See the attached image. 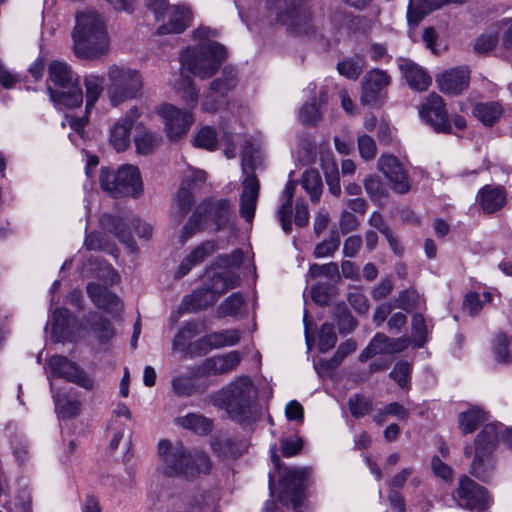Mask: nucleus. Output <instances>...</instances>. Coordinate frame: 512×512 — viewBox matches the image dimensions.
I'll return each mask as SVG.
<instances>
[{
	"label": "nucleus",
	"instance_id": "f257e3e1",
	"mask_svg": "<svg viewBox=\"0 0 512 512\" xmlns=\"http://www.w3.org/2000/svg\"><path fill=\"white\" fill-rule=\"evenodd\" d=\"M257 399L258 391L253 381L248 376H241L209 394L205 401L225 410L233 421L247 425L258 419Z\"/></svg>",
	"mask_w": 512,
	"mask_h": 512
},
{
	"label": "nucleus",
	"instance_id": "f03ea898",
	"mask_svg": "<svg viewBox=\"0 0 512 512\" xmlns=\"http://www.w3.org/2000/svg\"><path fill=\"white\" fill-rule=\"evenodd\" d=\"M72 39L73 53L77 58L96 60L109 52V37L101 16L96 12L77 16Z\"/></svg>",
	"mask_w": 512,
	"mask_h": 512
},
{
	"label": "nucleus",
	"instance_id": "7ed1b4c3",
	"mask_svg": "<svg viewBox=\"0 0 512 512\" xmlns=\"http://www.w3.org/2000/svg\"><path fill=\"white\" fill-rule=\"evenodd\" d=\"M158 453L163 457V473L167 476H182L187 479L197 475L207 474L212 468L210 457L203 451H190L177 443L171 447L168 440H161L158 444Z\"/></svg>",
	"mask_w": 512,
	"mask_h": 512
},
{
	"label": "nucleus",
	"instance_id": "20e7f679",
	"mask_svg": "<svg viewBox=\"0 0 512 512\" xmlns=\"http://www.w3.org/2000/svg\"><path fill=\"white\" fill-rule=\"evenodd\" d=\"M237 275L229 272H215L210 268L205 271L203 284L190 295L183 297L178 306V313H197L213 306L221 295L239 285Z\"/></svg>",
	"mask_w": 512,
	"mask_h": 512
},
{
	"label": "nucleus",
	"instance_id": "39448f33",
	"mask_svg": "<svg viewBox=\"0 0 512 512\" xmlns=\"http://www.w3.org/2000/svg\"><path fill=\"white\" fill-rule=\"evenodd\" d=\"M230 218L231 206L228 200L205 198L195 207L182 227L179 241L184 244L196 233L207 229L210 223L215 225V231L224 230L229 226Z\"/></svg>",
	"mask_w": 512,
	"mask_h": 512
},
{
	"label": "nucleus",
	"instance_id": "423d86ee",
	"mask_svg": "<svg viewBox=\"0 0 512 512\" xmlns=\"http://www.w3.org/2000/svg\"><path fill=\"white\" fill-rule=\"evenodd\" d=\"M312 0H278L276 21L285 26L288 35L314 38L320 31L312 10Z\"/></svg>",
	"mask_w": 512,
	"mask_h": 512
},
{
	"label": "nucleus",
	"instance_id": "0eeeda50",
	"mask_svg": "<svg viewBox=\"0 0 512 512\" xmlns=\"http://www.w3.org/2000/svg\"><path fill=\"white\" fill-rule=\"evenodd\" d=\"M48 79L59 88L47 86L50 100L57 107L72 109L82 104L83 91L79 79L67 63L51 61L48 65Z\"/></svg>",
	"mask_w": 512,
	"mask_h": 512
},
{
	"label": "nucleus",
	"instance_id": "6e6552de",
	"mask_svg": "<svg viewBox=\"0 0 512 512\" xmlns=\"http://www.w3.org/2000/svg\"><path fill=\"white\" fill-rule=\"evenodd\" d=\"M226 57L225 46L218 42L206 41L183 51L180 62L182 67L193 75L209 78L215 74Z\"/></svg>",
	"mask_w": 512,
	"mask_h": 512
},
{
	"label": "nucleus",
	"instance_id": "1a4fd4ad",
	"mask_svg": "<svg viewBox=\"0 0 512 512\" xmlns=\"http://www.w3.org/2000/svg\"><path fill=\"white\" fill-rule=\"evenodd\" d=\"M107 77V95L111 105L118 106L141 94L143 80L138 70L113 64L108 68Z\"/></svg>",
	"mask_w": 512,
	"mask_h": 512
},
{
	"label": "nucleus",
	"instance_id": "9d476101",
	"mask_svg": "<svg viewBox=\"0 0 512 512\" xmlns=\"http://www.w3.org/2000/svg\"><path fill=\"white\" fill-rule=\"evenodd\" d=\"M99 182L101 188L112 197H137L143 191V183L139 169L133 165H123L116 171L108 167L100 169Z\"/></svg>",
	"mask_w": 512,
	"mask_h": 512
},
{
	"label": "nucleus",
	"instance_id": "9b49d317",
	"mask_svg": "<svg viewBox=\"0 0 512 512\" xmlns=\"http://www.w3.org/2000/svg\"><path fill=\"white\" fill-rule=\"evenodd\" d=\"M419 115L436 133L451 134L452 123L458 130L466 128V120L463 116L459 114L448 116L443 98L435 92L430 93L422 103Z\"/></svg>",
	"mask_w": 512,
	"mask_h": 512
},
{
	"label": "nucleus",
	"instance_id": "f8f14e48",
	"mask_svg": "<svg viewBox=\"0 0 512 512\" xmlns=\"http://www.w3.org/2000/svg\"><path fill=\"white\" fill-rule=\"evenodd\" d=\"M100 224L133 253L137 252L138 247L133 239L131 228L140 238L148 240L152 235L151 225L135 217L104 214L100 218Z\"/></svg>",
	"mask_w": 512,
	"mask_h": 512
},
{
	"label": "nucleus",
	"instance_id": "ddd939ff",
	"mask_svg": "<svg viewBox=\"0 0 512 512\" xmlns=\"http://www.w3.org/2000/svg\"><path fill=\"white\" fill-rule=\"evenodd\" d=\"M456 494L459 506L468 510L484 512L492 503L489 491L468 476L459 480Z\"/></svg>",
	"mask_w": 512,
	"mask_h": 512
},
{
	"label": "nucleus",
	"instance_id": "4468645a",
	"mask_svg": "<svg viewBox=\"0 0 512 512\" xmlns=\"http://www.w3.org/2000/svg\"><path fill=\"white\" fill-rule=\"evenodd\" d=\"M310 468L290 467L284 472L281 479L282 494L287 502H290L295 512H300L304 497L306 483L310 476Z\"/></svg>",
	"mask_w": 512,
	"mask_h": 512
},
{
	"label": "nucleus",
	"instance_id": "2eb2a0df",
	"mask_svg": "<svg viewBox=\"0 0 512 512\" xmlns=\"http://www.w3.org/2000/svg\"><path fill=\"white\" fill-rule=\"evenodd\" d=\"M52 377L63 378L86 390L94 388V380L75 362L62 355H53L48 360Z\"/></svg>",
	"mask_w": 512,
	"mask_h": 512
},
{
	"label": "nucleus",
	"instance_id": "dca6fc26",
	"mask_svg": "<svg viewBox=\"0 0 512 512\" xmlns=\"http://www.w3.org/2000/svg\"><path fill=\"white\" fill-rule=\"evenodd\" d=\"M163 118L167 137L171 141H178L187 134L194 122L192 113L183 111L171 104H163L158 109Z\"/></svg>",
	"mask_w": 512,
	"mask_h": 512
},
{
	"label": "nucleus",
	"instance_id": "f3484780",
	"mask_svg": "<svg viewBox=\"0 0 512 512\" xmlns=\"http://www.w3.org/2000/svg\"><path fill=\"white\" fill-rule=\"evenodd\" d=\"M378 169L390 182L391 188L398 194L409 192L411 185L409 177L401 162L393 155H382L378 159Z\"/></svg>",
	"mask_w": 512,
	"mask_h": 512
},
{
	"label": "nucleus",
	"instance_id": "a211bd4d",
	"mask_svg": "<svg viewBox=\"0 0 512 512\" xmlns=\"http://www.w3.org/2000/svg\"><path fill=\"white\" fill-rule=\"evenodd\" d=\"M501 423H489L483 425L476 435L474 445H466L464 456L470 458L472 455H494L499 442V430Z\"/></svg>",
	"mask_w": 512,
	"mask_h": 512
},
{
	"label": "nucleus",
	"instance_id": "6ab92c4d",
	"mask_svg": "<svg viewBox=\"0 0 512 512\" xmlns=\"http://www.w3.org/2000/svg\"><path fill=\"white\" fill-rule=\"evenodd\" d=\"M390 82L391 77L386 71L378 68L368 71L362 79L361 102L366 105L376 104Z\"/></svg>",
	"mask_w": 512,
	"mask_h": 512
},
{
	"label": "nucleus",
	"instance_id": "aec40b11",
	"mask_svg": "<svg viewBox=\"0 0 512 512\" xmlns=\"http://www.w3.org/2000/svg\"><path fill=\"white\" fill-rule=\"evenodd\" d=\"M436 82L442 93L459 95L469 86L470 70L467 66L451 68L437 75Z\"/></svg>",
	"mask_w": 512,
	"mask_h": 512
},
{
	"label": "nucleus",
	"instance_id": "412c9836",
	"mask_svg": "<svg viewBox=\"0 0 512 512\" xmlns=\"http://www.w3.org/2000/svg\"><path fill=\"white\" fill-rule=\"evenodd\" d=\"M213 452L222 459H237L248 447L244 438L237 436H216L211 440Z\"/></svg>",
	"mask_w": 512,
	"mask_h": 512
},
{
	"label": "nucleus",
	"instance_id": "4be33fe9",
	"mask_svg": "<svg viewBox=\"0 0 512 512\" xmlns=\"http://www.w3.org/2000/svg\"><path fill=\"white\" fill-rule=\"evenodd\" d=\"M86 289L91 301L99 309L109 314H118L121 311L122 305L120 299L116 294L109 291L107 287L91 282L88 283Z\"/></svg>",
	"mask_w": 512,
	"mask_h": 512
},
{
	"label": "nucleus",
	"instance_id": "5701e85b",
	"mask_svg": "<svg viewBox=\"0 0 512 512\" xmlns=\"http://www.w3.org/2000/svg\"><path fill=\"white\" fill-rule=\"evenodd\" d=\"M217 249L213 240H207L196 246L180 263L175 271V278L181 279L187 275L190 270L210 257Z\"/></svg>",
	"mask_w": 512,
	"mask_h": 512
},
{
	"label": "nucleus",
	"instance_id": "b1692460",
	"mask_svg": "<svg viewBox=\"0 0 512 512\" xmlns=\"http://www.w3.org/2000/svg\"><path fill=\"white\" fill-rule=\"evenodd\" d=\"M399 69L403 73L408 85L417 91H426L431 83L432 78L426 70L409 59H400Z\"/></svg>",
	"mask_w": 512,
	"mask_h": 512
},
{
	"label": "nucleus",
	"instance_id": "393cba45",
	"mask_svg": "<svg viewBox=\"0 0 512 512\" xmlns=\"http://www.w3.org/2000/svg\"><path fill=\"white\" fill-rule=\"evenodd\" d=\"M171 384L172 391L178 397L204 394L210 386L207 380H197L184 375L174 377Z\"/></svg>",
	"mask_w": 512,
	"mask_h": 512
},
{
	"label": "nucleus",
	"instance_id": "a878e982",
	"mask_svg": "<svg viewBox=\"0 0 512 512\" xmlns=\"http://www.w3.org/2000/svg\"><path fill=\"white\" fill-rule=\"evenodd\" d=\"M241 360L242 356L238 351L207 358L211 376L223 375L235 370Z\"/></svg>",
	"mask_w": 512,
	"mask_h": 512
},
{
	"label": "nucleus",
	"instance_id": "bb28decb",
	"mask_svg": "<svg viewBox=\"0 0 512 512\" xmlns=\"http://www.w3.org/2000/svg\"><path fill=\"white\" fill-rule=\"evenodd\" d=\"M496 469L494 455H474L469 473L484 483H490Z\"/></svg>",
	"mask_w": 512,
	"mask_h": 512
},
{
	"label": "nucleus",
	"instance_id": "cd10ccee",
	"mask_svg": "<svg viewBox=\"0 0 512 512\" xmlns=\"http://www.w3.org/2000/svg\"><path fill=\"white\" fill-rule=\"evenodd\" d=\"M371 340L377 355L400 353L408 347L409 342L406 337L390 338L384 333L375 334Z\"/></svg>",
	"mask_w": 512,
	"mask_h": 512
},
{
	"label": "nucleus",
	"instance_id": "c85d7f7f",
	"mask_svg": "<svg viewBox=\"0 0 512 512\" xmlns=\"http://www.w3.org/2000/svg\"><path fill=\"white\" fill-rule=\"evenodd\" d=\"M191 20V13L189 9L181 6L174 8L173 14L170 16L167 24L160 26L157 29L159 35L170 33H182L189 25Z\"/></svg>",
	"mask_w": 512,
	"mask_h": 512
},
{
	"label": "nucleus",
	"instance_id": "c756f323",
	"mask_svg": "<svg viewBox=\"0 0 512 512\" xmlns=\"http://www.w3.org/2000/svg\"><path fill=\"white\" fill-rule=\"evenodd\" d=\"M488 420V413L479 408L473 407L467 411L461 412L458 416V426L462 434H471L483 423Z\"/></svg>",
	"mask_w": 512,
	"mask_h": 512
},
{
	"label": "nucleus",
	"instance_id": "7c9ffc66",
	"mask_svg": "<svg viewBox=\"0 0 512 512\" xmlns=\"http://www.w3.org/2000/svg\"><path fill=\"white\" fill-rule=\"evenodd\" d=\"M86 323L101 343L109 342L115 336L112 323L98 313H89L85 317Z\"/></svg>",
	"mask_w": 512,
	"mask_h": 512
},
{
	"label": "nucleus",
	"instance_id": "2f4dec72",
	"mask_svg": "<svg viewBox=\"0 0 512 512\" xmlns=\"http://www.w3.org/2000/svg\"><path fill=\"white\" fill-rule=\"evenodd\" d=\"M297 183L295 181H288L284 189V197L286 201L281 205L277 212L278 219L281 227L286 234L292 231V204L295 194Z\"/></svg>",
	"mask_w": 512,
	"mask_h": 512
},
{
	"label": "nucleus",
	"instance_id": "473e14b6",
	"mask_svg": "<svg viewBox=\"0 0 512 512\" xmlns=\"http://www.w3.org/2000/svg\"><path fill=\"white\" fill-rule=\"evenodd\" d=\"M174 201L176 210L172 213V217L176 223H180L184 220L195 203L192 191L190 188L186 187V181L181 184L174 197Z\"/></svg>",
	"mask_w": 512,
	"mask_h": 512
},
{
	"label": "nucleus",
	"instance_id": "72a5a7b5",
	"mask_svg": "<svg viewBox=\"0 0 512 512\" xmlns=\"http://www.w3.org/2000/svg\"><path fill=\"white\" fill-rule=\"evenodd\" d=\"M131 120L120 119L111 128L109 141L116 151L122 152L130 144Z\"/></svg>",
	"mask_w": 512,
	"mask_h": 512
},
{
	"label": "nucleus",
	"instance_id": "f704fd0d",
	"mask_svg": "<svg viewBox=\"0 0 512 512\" xmlns=\"http://www.w3.org/2000/svg\"><path fill=\"white\" fill-rule=\"evenodd\" d=\"M480 204L486 213H494L501 209L506 201L504 191L499 188L483 187L480 192Z\"/></svg>",
	"mask_w": 512,
	"mask_h": 512
},
{
	"label": "nucleus",
	"instance_id": "c9c22d12",
	"mask_svg": "<svg viewBox=\"0 0 512 512\" xmlns=\"http://www.w3.org/2000/svg\"><path fill=\"white\" fill-rule=\"evenodd\" d=\"M70 312L66 308H57L53 312L51 334L55 342H63L69 335Z\"/></svg>",
	"mask_w": 512,
	"mask_h": 512
},
{
	"label": "nucleus",
	"instance_id": "e433bc0d",
	"mask_svg": "<svg viewBox=\"0 0 512 512\" xmlns=\"http://www.w3.org/2000/svg\"><path fill=\"white\" fill-rule=\"evenodd\" d=\"M301 185L313 203L319 202L323 192L321 175L316 169H308L301 176Z\"/></svg>",
	"mask_w": 512,
	"mask_h": 512
},
{
	"label": "nucleus",
	"instance_id": "4c0bfd02",
	"mask_svg": "<svg viewBox=\"0 0 512 512\" xmlns=\"http://www.w3.org/2000/svg\"><path fill=\"white\" fill-rule=\"evenodd\" d=\"M242 170L246 177L242 182L243 190L240 196L258 200L260 183L254 173L255 167L253 161L243 160Z\"/></svg>",
	"mask_w": 512,
	"mask_h": 512
},
{
	"label": "nucleus",
	"instance_id": "58836bf2",
	"mask_svg": "<svg viewBox=\"0 0 512 512\" xmlns=\"http://www.w3.org/2000/svg\"><path fill=\"white\" fill-rule=\"evenodd\" d=\"M237 73L231 66L223 68L219 77L210 83V90L222 96L232 91L237 86Z\"/></svg>",
	"mask_w": 512,
	"mask_h": 512
},
{
	"label": "nucleus",
	"instance_id": "ea45409f",
	"mask_svg": "<svg viewBox=\"0 0 512 512\" xmlns=\"http://www.w3.org/2000/svg\"><path fill=\"white\" fill-rule=\"evenodd\" d=\"M365 59L362 55L355 54L337 63V71L340 75L350 80H357L365 67Z\"/></svg>",
	"mask_w": 512,
	"mask_h": 512
},
{
	"label": "nucleus",
	"instance_id": "a19ab883",
	"mask_svg": "<svg viewBox=\"0 0 512 512\" xmlns=\"http://www.w3.org/2000/svg\"><path fill=\"white\" fill-rule=\"evenodd\" d=\"M473 114L485 126H492L500 118L502 107L497 102L478 103Z\"/></svg>",
	"mask_w": 512,
	"mask_h": 512
},
{
	"label": "nucleus",
	"instance_id": "79ce46f5",
	"mask_svg": "<svg viewBox=\"0 0 512 512\" xmlns=\"http://www.w3.org/2000/svg\"><path fill=\"white\" fill-rule=\"evenodd\" d=\"M104 77L98 75H88L84 77V86L86 89V112L90 113L94 104L97 102L103 92Z\"/></svg>",
	"mask_w": 512,
	"mask_h": 512
},
{
	"label": "nucleus",
	"instance_id": "37998d69",
	"mask_svg": "<svg viewBox=\"0 0 512 512\" xmlns=\"http://www.w3.org/2000/svg\"><path fill=\"white\" fill-rule=\"evenodd\" d=\"M179 424L185 429L194 431L200 435H207L212 431L213 423L210 419L203 415L190 413L182 418H179Z\"/></svg>",
	"mask_w": 512,
	"mask_h": 512
},
{
	"label": "nucleus",
	"instance_id": "c03bdc74",
	"mask_svg": "<svg viewBox=\"0 0 512 512\" xmlns=\"http://www.w3.org/2000/svg\"><path fill=\"white\" fill-rule=\"evenodd\" d=\"M363 185L366 193L368 194L370 199L375 203H381L389 195L387 185L376 174L370 175L367 178H365Z\"/></svg>",
	"mask_w": 512,
	"mask_h": 512
},
{
	"label": "nucleus",
	"instance_id": "a18cd8bd",
	"mask_svg": "<svg viewBox=\"0 0 512 512\" xmlns=\"http://www.w3.org/2000/svg\"><path fill=\"white\" fill-rule=\"evenodd\" d=\"M338 329L341 334L352 332L358 325L357 319L351 314L344 302L338 303L334 309Z\"/></svg>",
	"mask_w": 512,
	"mask_h": 512
},
{
	"label": "nucleus",
	"instance_id": "49530a36",
	"mask_svg": "<svg viewBox=\"0 0 512 512\" xmlns=\"http://www.w3.org/2000/svg\"><path fill=\"white\" fill-rule=\"evenodd\" d=\"M203 325L198 321L187 322L174 336L172 348L174 350L184 349L188 340L194 338L201 331Z\"/></svg>",
	"mask_w": 512,
	"mask_h": 512
},
{
	"label": "nucleus",
	"instance_id": "de8ad7c7",
	"mask_svg": "<svg viewBox=\"0 0 512 512\" xmlns=\"http://www.w3.org/2000/svg\"><path fill=\"white\" fill-rule=\"evenodd\" d=\"M413 346L422 348L428 341V327L423 314L416 313L411 321Z\"/></svg>",
	"mask_w": 512,
	"mask_h": 512
},
{
	"label": "nucleus",
	"instance_id": "09e8293b",
	"mask_svg": "<svg viewBox=\"0 0 512 512\" xmlns=\"http://www.w3.org/2000/svg\"><path fill=\"white\" fill-rule=\"evenodd\" d=\"M347 406L356 419L368 415L373 409L372 400L360 393L352 395L347 401Z\"/></svg>",
	"mask_w": 512,
	"mask_h": 512
},
{
	"label": "nucleus",
	"instance_id": "8fccbe9b",
	"mask_svg": "<svg viewBox=\"0 0 512 512\" xmlns=\"http://www.w3.org/2000/svg\"><path fill=\"white\" fill-rule=\"evenodd\" d=\"M509 343V337L506 333L500 331L496 334L492 343V350L498 363L507 364L511 362L512 357L508 350Z\"/></svg>",
	"mask_w": 512,
	"mask_h": 512
},
{
	"label": "nucleus",
	"instance_id": "3c124183",
	"mask_svg": "<svg viewBox=\"0 0 512 512\" xmlns=\"http://www.w3.org/2000/svg\"><path fill=\"white\" fill-rule=\"evenodd\" d=\"M340 246V235L337 230H331L329 238L318 243L315 248L313 255L316 258H323L332 256Z\"/></svg>",
	"mask_w": 512,
	"mask_h": 512
},
{
	"label": "nucleus",
	"instance_id": "603ef678",
	"mask_svg": "<svg viewBox=\"0 0 512 512\" xmlns=\"http://www.w3.org/2000/svg\"><path fill=\"white\" fill-rule=\"evenodd\" d=\"M309 275L312 278L325 277L332 282H339L341 279L338 264L335 262H330L323 265L313 263L310 265Z\"/></svg>",
	"mask_w": 512,
	"mask_h": 512
},
{
	"label": "nucleus",
	"instance_id": "864d4df0",
	"mask_svg": "<svg viewBox=\"0 0 512 512\" xmlns=\"http://www.w3.org/2000/svg\"><path fill=\"white\" fill-rule=\"evenodd\" d=\"M244 303V298L241 293L235 292L229 295L217 308L219 317H227L236 315Z\"/></svg>",
	"mask_w": 512,
	"mask_h": 512
},
{
	"label": "nucleus",
	"instance_id": "5fc2aeb1",
	"mask_svg": "<svg viewBox=\"0 0 512 512\" xmlns=\"http://www.w3.org/2000/svg\"><path fill=\"white\" fill-rule=\"evenodd\" d=\"M240 332L235 329L222 330L209 334L214 349L233 346L240 341Z\"/></svg>",
	"mask_w": 512,
	"mask_h": 512
},
{
	"label": "nucleus",
	"instance_id": "6e6d98bb",
	"mask_svg": "<svg viewBox=\"0 0 512 512\" xmlns=\"http://www.w3.org/2000/svg\"><path fill=\"white\" fill-rule=\"evenodd\" d=\"M136 150L139 154L148 155L159 144V137L151 131H142L134 139Z\"/></svg>",
	"mask_w": 512,
	"mask_h": 512
},
{
	"label": "nucleus",
	"instance_id": "4d7b16f0",
	"mask_svg": "<svg viewBox=\"0 0 512 512\" xmlns=\"http://www.w3.org/2000/svg\"><path fill=\"white\" fill-rule=\"evenodd\" d=\"M421 297L415 289L403 290L394 299L395 307L411 312L421 304Z\"/></svg>",
	"mask_w": 512,
	"mask_h": 512
},
{
	"label": "nucleus",
	"instance_id": "13d9d810",
	"mask_svg": "<svg viewBox=\"0 0 512 512\" xmlns=\"http://www.w3.org/2000/svg\"><path fill=\"white\" fill-rule=\"evenodd\" d=\"M337 342V335L335 333V327L332 323H324L321 326L319 333L318 349L322 353H326L334 346Z\"/></svg>",
	"mask_w": 512,
	"mask_h": 512
},
{
	"label": "nucleus",
	"instance_id": "bf43d9fd",
	"mask_svg": "<svg viewBox=\"0 0 512 512\" xmlns=\"http://www.w3.org/2000/svg\"><path fill=\"white\" fill-rule=\"evenodd\" d=\"M56 411L64 419L74 418L79 414L81 403L79 400H72L64 397L55 399Z\"/></svg>",
	"mask_w": 512,
	"mask_h": 512
},
{
	"label": "nucleus",
	"instance_id": "052dcab7",
	"mask_svg": "<svg viewBox=\"0 0 512 512\" xmlns=\"http://www.w3.org/2000/svg\"><path fill=\"white\" fill-rule=\"evenodd\" d=\"M411 364L405 360L398 361L389 376L393 379L399 387L402 389L406 388L410 381Z\"/></svg>",
	"mask_w": 512,
	"mask_h": 512
},
{
	"label": "nucleus",
	"instance_id": "680f3d73",
	"mask_svg": "<svg viewBox=\"0 0 512 512\" xmlns=\"http://www.w3.org/2000/svg\"><path fill=\"white\" fill-rule=\"evenodd\" d=\"M320 117L319 105L316 103L315 98L304 103L299 112V120L306 126L315 125Z\"/></svg>",
	"mask_w": 512,
	"mask_h": 512
},
{
	"label": "nucleus",
	"instance_id": "e2e57ef3",
	"mask_svg": "<svg viewBox=\"0 0 512 512\" xmlns=\"http://www.w3.org/2000/svg\"><path fill=\"white\" fill-rule=\"evenodd\" d=\"M425 2L423 0H410L407 10V21L411 27H416L427 14Z\"/></svg>",
	"mask_w": 512,
	"mask_h": 512
},
{
	"label": "nucleus",
	"instance_id": "0e129e2a",
	"mask_svg": "<svg viewBox=\"0 0 512 512\" xmlns=\"http://www.w3.org/2000/svg\"><path fill=\"white\" fill-rule=\"evenodd\" d=\"M193 144L196 147L213 150L217 145V133L211 127L202 128L194 137Z\"/></svg>",
	"mask_w": 512,
	"mask_h": 512
},
{
	"label": "nucleus",
	"instance_id": "69168bd1",
	"mask_svg": "<svg viewBox=\"0 0 512 512\" xmlns=\"http://www.w3.org/2000/svg\"><path fill=\"white\" fill-rule=\"evenodd\" d=\"M323 170L329 192L336 197L339 196L341 194V186L337 165L335 163L323 165Z\"/></svg>",
	"mask_w": 512,
	"mask_h": 512
},
{
	"label": "nucleus",
	"instance_id": "338daca9",
	"mask_svg": "<svg viewBox=\"0 0 512 512\" xmlns=\"http://www.w3.org/2000/svg\"><path fill=\"white\" fill-rule=\"evenodd\" d=\"M332 285L325 282H318L315 285L311 287V297L312 300L320 305V306H326L328 305L330 299H331V293H332Z\"/></svg>",
	"mask_w": 512,
	"mask_h": 512
},
{
	"label": "nucleus",
	"instance_id": "774afa93",
	"mask_svg": "<svg viewBox=\"0 0 512 512\" xmlns=\"http://www.w3.org/2000/svg\"><path fill=\"white\" fill-rule=\"evenodd\" d=\"M358 149L360 156L366 160H372L377 153V146L374 139L369 135H362L358 137Z\"/></svg>",
	"mask_w": 512,
	"mask_h": 512
}]
</instances>
